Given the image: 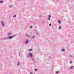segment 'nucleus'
I'll return each instance as SVG.
<instances>
[{"label":"nucleus","instance_id":"nucleus-1","mask_svg":"<svg viewBox=\"0 0 74 74\" xmlns=\"http://www.w3.org/2000/svg\"><path fill=\"white\" fill-rule=\"evenodd\" d=\"M13 37V36H9L8 38H9V39H11V38H12Z\"/></svg>","mask_w":74,"mask_h":74},{"label":"nucleus","instance_id":"nucleus-2","mask_svg":"<svg viewBox=\"0 0 74 74\" xmlns=\"http://www.w3.org/2000/svg\"><path fill=\"white\" fill-rule=\"evenodd\" d=\"M58 22L59 23H61V21H60V20H58Z\"/></svg>","mask_w":74,"mask_h":74},{"label":"nucleus","instance_id":"nucleus-3","mask_svg":"<svg viewBox=\"0 0 74 74\" xmlns=\"http://www.w3.org/2000/svg\"><path fill=\"white\" fill-rule=\"evenodd\" d=\"M1 24H2V25L3 26H4V23H3V21H2L1 22Z\"/></svg>","mask_w":74,"mask_h":74},{"label":"nucleus","instance_id":"nucleus-4","mask_svg":"<svg viewBox=\"0 0 74 74\" xmlns=\"http://www.w3.org/2000/svg\"><path fill=\"white\" fill-rule=\"evenodd\" d=\"M29 55H30L31 57H32V53H29Z\"/></svg>","mask_w":74,"mask_h":74},{"label":"nucleus","instance_id":"nucleus-5","mask_svg":"<svg viewBox=\"0 0 74 74\" xmlns=\"http://www.w3.org/2000/svg\"><path fill=\"white\" fill-rule=\"evenodd\" d=\"M28 43V40H26V44H27Z\"/></svg>","mask_w":74,"mask_h":74},{"label":"nucleus","instance_id":"nucleus-6","mask_svg":"<svg viewBox=\"0 0 74 74\" xmlns=\"http://www.w3.org/2000/svg\"><path fill=\"white\" fill-rule=\"evenodd\" d=\"M74 68V66H71L70 68V69H73V68Z\"/></svg>","mask_w":74,"mask_h":74},{"label":"nucleus","instance_id":"nucleus-7","mask_svg":"<svg viewBox=\"0 0 74 74\" xmlns=\"http://www.w3.org/2000/svg\"><path fill=\"white\" fill-rule=\"evenodd\" d=\"M65 50H64V49H63L62 50V51H64Z\"/></svg>","mask_w":74,"mask_h":74},{"label":"nucleus","instance_id":"nucleus-8","mask_svg":"<svg viewBox=\"0 0 74 74\" xmlns=\"http://www.w3.org/2000/svg\"><path fill=\"white\" fill-rule=\"evenodd\" d=\"M61 26H60V27H59V29H61Z\"/></svg>","mask_w":74,"mask_h":74},{"label":"nucleus","instance_id":"nucleus-9","mask_svg":"<svg viewBox=\"0 0 74 74\" xmlns=\"http://www.w3.org/2000/svg\"><path fill=\"white\" fill-rule=\"evenodd\" d=\"M59 71H56V73H57V74H58V73H59Z\"/></svg>","mask_w":74,"mask_h":74},{"label":"nucleus","instance_id":"nucleus-10","mask_svg":"<svg viewBox=\"0 0 74 74\" xmlns=\"http://www.w3.org/2000/svg\"><path fill=\"white\" fill-rule=\"evenodd\" d=\"M51 15H49L48 16V17H49V18H51Z\"/></svg>","mask_w":74,"mask_h":74},{"label":"nucleus","instance_id":"nucleus-11","mask_svg":"<svg viewBox=\"0 0 74 74\" xmlns=\"http://www.w3.org/2000/svg\"><path fill=\"white\" fill-rule=\"evenodd\" d=\"M29 51H32V49H29Z\"/></svg>","mask_w":74,"mask_h":74},{"label":"nucleus","instance_id":"nucleus-12","mask_svg":"<svg viewBox=\"0 0 74 74\" xmlns=\"http://www.w3.org/2000/svg\"><path fill=\"white\" fill-rule=\"evenodd\" d=\"M11 34L10 33H9L8 34V36H10V35Z\"/></svg>","mask_w":74,"mask_h":74},{"label":"nucleus","instance_id":"nucleus-13","mask_svg":"<svg viewBox=\"0 0 74 74\" xmlns=\"http://www.w3.org/2000/svg\"><path fill=\"white\" fill-rule=\"evenodd\" d=\"M3 3V1H0V3Z\"/></svg>","mask_w":74,"mask_h":74},{"label":"nucleus","instance_id":"nucleus-14","mask_svg":"<svg viewBox=\"0 0 74 74\" xmlns=\"http://www.w3.org/2000/svg\"><path fill=\"white\" fill-rule=\"evenodd\" d=\"M16 15H15L13 16L14 18H15V17H16Z\"/></svg>","mask_w":74,"mask_h":74},{"label":"nucleus","instance_id":"nucleus-15","mask_svg":"<svg viewBox=\"0 0 74 74\" xmlns=\"http://www.w3.org/2000/svg\"><path fill=\"white\" fill-rule=\"evenodd\" d=\"M72 61H70V63H71H71H72Z\"/></svg>","mask_w":74,"mask_h":74},{"label":"nucleus","instance_id":"nucleus-16","mask_svg":"<svg viewBox=\"0 0 74 74\" xmlns=\"http://www.w3.org/2000/svg\"><path fill=\"white\" fill-rule=\"evenodd\" d=\"M30 29H32V26H30Z\"/></svg>","mask_w":74,"mask_h":74},{"label":"nucleus","instance_id":"nucleus-17","mask_svg":"<svg viewBox=\"0 0 74 74\" xmlns=\"http://www.w3.org/2000/svg\"><path fill=\"white\" fill-rule=\"evenodd\" d=\"M48 19H49V20H51V19L49 18H48Z\"/></svg>","mask_w":74,"mask_h":74},{"label":"nucleus","instance_id":"nucleus-18","mask_svg":"<svg viewBox=\"0 0 74 74\" xmlns=\"http://www.w3.org/2000/svg\"><path fill=\"white\" fill-rule=\"evenodd\" d=\"M36 70H37V69H35V71H36Z\"/></svg>","mask_w":74,"mask_h":74},{"label":"nucleus","instance_id":"nucleus-19","mask_svg":"<svg viewBox=\"0 0 74 74\" xmlns=\"http://www.w3.org/2000/svg\"><path fill=\"white\" fill-rule=\"evenodd\" d=\"M12 7V5H10V7Z\"/></svg>","mask_w":74,"mask_h":74},{"label":"nucleus","instance_id":"nucleus-20","mask_svg":"<svg viewBox=\"0 0 74 74\" xmlns=\"http://www.w3.org/2000/svg\"><path fill=\"white\" fill-rule=\"evenodd\" d=\"M19 62H18V64L17 65L18 66L19 65Z\"/></svg>","mask_w":74,"mask_h":74},{"label":"nucleus","instance_id":"nucleus-21","mask_svg":"<svg viewBox=\"0 0 74 74\" xmlns=\"http://www.w3.org/2000/svg\"><path fill=\"white\" fill-rule=\"evenodd\" d=\"M49 25L50 26H51V24H50Z\"/></svg>","mask_w":74,"mask_h":74},{"label":"nucleus","instance_id":"nucleus-22","mask_svg":"<svg viewBox=\"0 0 74 74\" xmlns=\"http://www.w3.org/2000/svg\"><path fill=\"white\" fill-rule=\"evenodd\" d=\"M31 74H33V73H32V72H31Z\"/></svg>","mask_w":74,"mask_h":74},{"label":"nucleus","instance_id":"nucleus-23","mask_svg":"<svg viewBox=\"0 0 74 74\" xmlns=\"http://www.w3.org/2000/svg\"><path fill=\"white\" fill-rule=\"evenodd\" d=\"M34 36H33V38H34Z\"/></svg>","mask_w":74,"mask_h":74}]
</instances>
